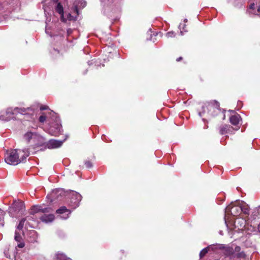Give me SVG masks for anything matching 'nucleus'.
<instances>
[{
    "label": "nucleus",
    "mask_w": 260,
    "mask_h": 260,
    "mask_svg": "<svg viewBox=\"0 0 260 260\" xmlns=\"http://www.w3.org/2000/svg\"><path fill=\"white\" fill-rule=\"evenodd\" d=\"M234 256V257L236 256L238 258H244L245 257V254L244 253V252L242 251L240 252H238V253L235 254V255Z\"/></svg>",
    "instance_id": "25"
},
{
    "label": "nucleus",
    "mask_w": 260,
    "mask_h": 260,
    "mask_svg": "<svg viewBox=\"0 0 260 260\" xmlns=\"http://www.w3.org/2000/svg\"><path fill=\"white\" fill-rule=\"evenodd\" d=\"M258 231L260 232V223L259 224V225L258 226Z\"/></svg>",
    "instance_id": "38"
},
{
    "label": "nucleus",
    "mask_w": 260,
    "mask_h": 260,
    "mask_svg": "<svg viewBox=\"0 0 260 260\" xmlns=\"http://www.w3.org/2000/svg\"><path fill=\"white\" fill-rule=\"evenodd\" d=\"M68 257L62 253H57L55 254L56 260H67Z\"/></svg>",
    "instance_id": "20"
},
{
    "label": "nucleus",
    "mask_w": 260,
    "mask_h": 260,
    "mask_svg": "<svg viewBox=\"0 0 260 260\" xmlns=\"http://www.w3.org/2000/svg\"><path fill=\"white\" fill-rule=\"evenodd\" d=\"M15 108H8L6 111V115L12 118H15V116L18 115L17 111L14 112Z\"/></svg>",
    "instance_id": "16"
},
{
    "label": "nucleus",
    "mask_w": 260,
    "mask_h": 260,
    "mask_svg": "<svg viewBox=\"0 0 260 260\" xmlns=\"http://www.w3.org/2000/svg\"><path fill=\"white\" fill-rule=\"evenodd\" d=\"M185 26V25L184 24H180L179 25V29H180V33L181 34V35H183V31L182 30H184V27Z\"/></svg>",
    "instance_id": "29"
},
{
    "label": "nucleus",
    "mask_w": 260,
    "mask_h": 260,
    "mask_svg": "<svg viewBox=\"0 0 260 260\" xmlns=\"http://www.w3.org/2000/svg\"><path fill=\"white\" fill-rule=\"evenodd\" d=\"M47 117L44 113H42V115L39 118V121L40 123H44L46 120Z\"/></svg>",
    "instance_id": "23"
},
{
    "label": "nucleus",
    "mask_w": 260,
    "mask_h": 260,
    "mask_svg": "<svg viewBox=\"0 0 260 260\" xmlns=\"http://www.w3.org/2000/svg\"><path fill=\"white\" fill-rule=\"evenodd\" d=\"M210 250L209 249H208V246L203 249L200 253V258H202L203 256H204Z\"/></svg>",
    "instance_id": "22"
},
{
    "label": "nucleus",
    "mask_w": 260,
    "mask_h": 260,
    "mask_svg": "<svg viewBox=\"0 0 260 260\" xmlns=\"http://www.w3.org/2000/svg\"><path fill=\"white\" fill-rule=\"evenodd\" d=\"M50 213H46L41 216L40 218V220L44 222L48 223L52 222L55 218L54 215Z\"/></svg>",
    "instance_id": "7"
},
{
    "label": "nucleus",
    "mask_w": 260,
    "mask_h": 260,
    "mask_svg": "<svg viewBox=\"0 0 260 260\" xmlns=\"http://www.w3.org/2000/svg\"><path fill=\"white\" fill-rule=\"evenodd\" d=\"M61 128V125L56 123L54 125L50 126L49 129V134L53 136H58L60 134Z\"/></svg>",
    "instance_id": "6"
},
{
    "label": "nucleus",
    "mask_w": 260,
    "mask_h": 260,
    "mask_svg": "<svg viewBox=\"0 0 260 260\" xmlns=\"http://www.w3.org/2000/svg\"><path fill=\"white\" fill-rule=\"evenodd\" d=\"M26 221V218H22L20 221L19 222V223L17 226V228L19 229V230H22L23 228V226H24V222L25 221Z\"/></svg>",
    "instance_id": "24"
},
{
    "label": "nucleus",
    "mask_w": 260,
    "mask_h": 260,
    "mask_svg": "<svg viewBox=\"0 0 260 260\" xmlns=\"http://www.w3.org/2000/svg\"><path fill=\"white\" fill-rule=\"evenodd\" d=\"M182 59V57H178V58H177L176 59V61H179L181 60Z\"/></svg>",
    "instance_id": "36"
},
{
    "label": "nucleus",
    "mask_w": 260,
    "mask_h": 260,
    "mask_svg": "<svg viewBox=\"0 0 260 260\" xmlns=\"http://www.w3.org/2000/svg\"><path fill=\"white\" fill-rule=\"evenodd\" d=\"M48 108V107L47 106H42L40 107V109L42 111V110H47Z\"/></svg>",
    "instance_id": "33"
},
{
    "label": "nucleus",
    "mask_w": 260,
    "mask_h": 260,
    "mask_svg": "<svg viewBox=\"0 0 260 260\" xmlns=\"http://www.w3.org/2000/svg\"><path fill=\"white\" fill-rule=\"evenodd\" d=\"M239 128V127L238 128H236V130H238Z\"/></svg>",
    "instance_id": "41"
},
{
    "label": "nucleus",
    "mask_w": 260,
    "mask_h": 260,
    "mask_svg": "<svg viewBox=\"0 0 260 260\" xmlns=\"http://www.w3.org/2000/svg\"><path fill=\"white\" fill-rule=\"evenodd\" d=\"M58 1V0H53V2L54 3H57Z\"/></svg>",
    "instance_id": "39"
},
{
    "label": "nucleus",
    "mask_w": 260,
    "mask_h": 260,
    "mask_svg": "<svg viewBox=\"0 0 260 260\" xmlns=\"http://www.w3.org/2000/svg\"><path fill=\"white\" fill-rule=\"evenodd\" d=\"M221 250H223L224 254L226 256H230L231 257L234 256V251L233 248L224 246V248H222Z\"/></svg>",
    "instance_id": "11"
},
{
    "label": "nucleus",
    "mask_w": 260,
    "mask_h": 260,
    "mask_svg": "<svg viewBox=\"0 0 260 260\" xmlns=\"http://www.w3.org/2000/svg\"><path fill=\"white\" fill-rule=\"evenodd\" d=\"M24 243L23 242H20L18 245L17 247L19 248H23L24 247Z\"/></svg>",
    "instance_id": "32"
},
{
    "label": "nucleus",
    "mask_w": 260,
    "mask_h": 260,
    "mask_svg": "<svg viewBox=\"0 0 260 260\" xmlns=\"http://www.w3.org/2000/svg\"><path fill=\"white\" fill-rule=\"evenodd\" d=\"M67 260H72V259H71L70 258L68 257Z\"/></svg>",
    "instance_id": "40"
},
{
    "label": "nucleus",
    "mask_w": 260,
    "mask_h": 260,
    "mask_svg": "<svg viewBox=\"0 0 260 260\" xmlns=\"http://www.w3.org/2000/svg\"><path fill=\"white\" fill-rule=\"evenodd\" d=\"M74 11L75 13H76V14L78 15L79 13V10H78V8L77 6L75 7L74 8Z\"/></svg>",
    "instance_id": "34"
},
{
    "label": "nucleus",
    "mask_w": 260,
    "mask_h": 260,
    "mask_svg": "<svg viewBox=\"0 0 260 260\" xmlns=\"http://www.w3.org/2000/svg\"><path fill=\"white\" fill-rule=\"evenodd\" d=\"M230 126L226 125L221 127L220 128V133L221 135H223L228 133L230 131Z\"/></svg>",
    "instance_id": "21"
},
{
    "label": "nucleus",
    "mask_w": 260,
    "mask_h": 260,
    "mask_svg": "<svg viewBox=\"0 0 260 260\" xmlns=\"http://www.w3.org/2000/svg\"><path fill=\"white\" fill-rule=\"evenodd\" d=\"M41 139L35 138L34 140H36L37 142L34 146H31L30 149L32 148L35 150L36 148L44 146L45 145L44 139L42 136H41Z\"/></svg>",
    "instance_id": "12"
},
{
    "label": "nucleus",
    "mask_w": 260,
    "mask_h": 260,
    "mask_svg": "<svg viewBox=\"0 0 260 260\" xmlns=\"http://www.w3.org/2000/svg\"><path fill=\"white\" fill-rule=\"evenodd\" d=\"M29 155V151L28 149H15L8 152L5 161L8 164L17 165L23 161Z\"/></svg>",
    "instance_id": "1"
},
{
    "label": "nucleus",
    "mask_w": 260,
    "mask_h": 260,
    "mask_svg": "<svg viewBox=\"0 0 260 260\" xmlns=\"http://www.w3.org/2000/svg\"><path fill=\"white\" fill-rule=\"evenodd\" d=\"M30 109L29 108H27V109H25V108H15V110H14V112H16V111H17V113L18 114L19 113V114H22V115H25L26 114L28 113V111H30Z\"/></svg>",
    "instance_id": "17"
},
{
    "label": "nucleus",
    "mask_w": 260,
    "mask_h": 260,
    "mask_svg": "<svg viewBox=\"0 0 260 260\" xmlns=\"http://www.w3.org/2000/svg\"><path fill=\"white\" fill-rule=\"evenodd\" d=\"M54 50L55 51L57 52L58 54H59V53H60V51H59V50H57V49H55V48H54Z\"/></svg>",
    "instance_id": "37"
},
{
    "label": "nucleus",
    "mask_w": 260,
    "mask_h": 260,
    "mask_svg": "<svg viewBox=\"0 0 260 260\" xmlns=\"http://www.w3.org/2000/svg\"><path fill=\"white\" fill-rule=\"evenodd\" d=\"M224 248V245L222 244H212L208 246V249L210 251H213L214 252H217L218 250H221Z\"/></svg>",
    "instance_id": "14"
},
{
    "label": "nucleus",
    "mask_w": 260,
    "mask_h": 260,
    "mask_svg": "<svg viewBox=\"0 0 260 260\" xmlns=\"http://www.w3.org/2000/svg\"><path fill=\"white\" fill-rule=\"evenodd\" d=\"M242 211L241 205H230L225 208V212L230 213L231 215L237 216L241 214Z\"/></svg>",
    "instance_id": "4"
},
{
    "label": "nucleus",
    "mask_w": 260,
    "mask_h": 260,
    "mask_svg": "<svg viewBox=\"0 0 260 260\" xmlns=\"http://www.w3.org/2000/svg\"><path fill=\"white\" fill-rule=\"evenodd\" d=\"M249 9L252 10V13L260 16V1L257 3H253L249 6Z\"/></svg>",
    "instance_id": "10"
},
{
    "label": "nucleus",
    "mask_w": 260,
    "mask_h": 260,
    "mask_svg": "<svg viewBox=\"0 0 260 260\" xmlns=\"http://www.w3.org/2000/svg\"><path fill=\"white\" fill-rule=\"evenodd\" d=\"M240 247L239 246H236L235 248V250L236 252H239L240 250Z\"/></svg>",
    "instance_id": "35"
},
{
    "label": "nucleus",
    "mask_w": 260,
    "mask_h": 260,
    "mask_svg": "<svg viewBox=\"0 0 260 260\" xmlns=\"http://www.w3.org/2000/svg\"><path fill=\"white\" fill-rule=\"evenodd\" d=\"M166 37L168 38L175 37L174 32L173 31L168 32L166 34Z\"/></svg>",
    "instance_id": "30"
},
{
    "label": "nucleus",
    "mask_w": 260,
    "mask_h": 260,
    "mask_svg": "<svg viewBox=\"0 0 260 260\" xmlns=\"http://www.w3.org/2000/svg\"><path fill=\"white\" fill-rule=\"evenodd\" d=\"M14 208L15 211L23 212L25 210V205L23 202H16L14 205Z\"/></svg>",
    "instance_id": "13"
},
{
    "label": "nucleus",
    "mask_w": 260,
    "mask_h": 260,
    "mask_svg": "<svg viewBox=\"0 0 260 260\" xmlns=\"http://www.w3.org/2000/svg\"><path fill=\"white\" fill-rule=\"evenodd\" d=\"M242 211L244 214H248L249 213V209L247 206H242Z\"/></svg>",
    "instance_id": "28"
},
{
    "label": "nucleus",
    "mask_w": 260,
    "mask_h": 260,
    "mask_svg": "<svg viewBox=\"0 0 260 260\" xmlns=\"http://www.w3.org/2000/svg\"><path fill=\"white\" fill-rule=\"evenodd\" d=\"M55 11L61 16L63 15V9L60 3H58L55 8Z\"/></svg>",
    "instance_id": "19"
},
{
    "label": "nucleus",
    "mask_w": 260,
    "mask_h": 260,
    "mask_svg": "<svg viewBox=\"0 0 260 260\" xmlns=\"http://www.w3.org/2000/svg\"><path fill=\"white\" fill-rule=\"evenodd\" d=\"M202 112H199V115L201 117L207 111L208 113L212 116H216L220 111L219 103L215 100L211 101L205 103V105L202 106Z\"/></svg>",
    "instance_id": "2"
},
{
    "label": "nucleus",
    "mask_w": 260,
    "mask_h": 260,
    "mask_svg": "<svg viewBox=\"0 0 260 260\" xmlns=\"http://www.w3.org/2000/svg\"><path fill=\"white\" fill-rule=\"evenodd\" d=\"M152 33H153L152 34H151V35H151L150 40H151V41H152L153 42H155V41H154V40L153 39V36H154V37H156V36H157L158 35V34L156 33V32H153Z\"/></svg>",
    "instance_id": "31"
},
{
    "label": "nucleus",
    "mask_w": 260,
    "mask_h": 260,
    "mask_svg": "<svg viewBox=\"0 0 260 260\" xmlns=\"http://www.w3.org/2000/svg\"><path fill=\"white\" fill-rule=\"evenodd\" d=\"M21 239L20 235L16 232L15 233V240L17 242H20Z\"/></svg>",
    "instance_id": "26"
},
{
    "label": "nucleus",
    "mask_w": 260,
    "mask_h": 260,
    "mask_svg": "<svg viewBox=\"0 0 260 260\" xmlns=\"http://www.w3.org/2000/svg\"><path fill=\"white\" fill-rule=\"evenodd\" d=\"M53 210L51 207L42 208L41 205H34L31 207L29 213L31 215H34L38 212H42L43 213L52 212Z\"/></svg>",
    "instance_id": "3"
},
{
    "label": "nucleus",
    "mask_w": 260,
    "mask_h": 260,
    "mask_svg": "<svg viewBox=\"0 0 260 260\" xmlns=\"http://www.w3.org/2000/svg\"><path fill=\"white\" fill-rule=\"evenodd\" d=\"M81 200V196L80 194L76 192L73 193L70 198V201L69 203V205L72 209H75L79 206Z\"/></svg>",
    "instance_id": "5"
},
{
    "label": "nucleus",
    "mask_w": 260,
    "mask_h": 260,
    "mask_svg": "<svg viewBox=\"0 0 260 260\" xmlns=\"http://www.w3.org/2000/svg\"><path fill=\"white\" fill-rule=\"evenodd\" d=\"M71 212H72V211L71 210L67 209V207L65 206H61V207H60L59 209H58L56 211V213L57 214H59L64 213L65 212L71 213Z\"/></svg>",
    "instance_id": "18"
},
{
    "label": "nucleus",
    "mask_w": 260,
    "mask_h": 260,
    "mask_svg": "<svg viewBox=\"0 0 260 260\" xmlns=\"http://www.w3.org/2000/svg\"><path fill=\"white\" fill-rule=\"evenodd\" d=\"M240 116L238 114L234 115L230 117V122L234 125H237L239 124V121H240Z\"/></svg>",
    "instance_id": "15"
},
{
    "label": "nucleus",
    "mask_w": 260,
    "mask_h": 260,
    "mask_svg": "<svg viewBox=\"0 0 260 260\" xmlns=\"http://www.w3.org/2000/svg\"><path fill=\"white\" fill-rule=\"evenodd\" d=\"M62 142L60 141L50 140L46 144V147L49 149L57 148L61 146Z\"/></svg>",
    "instance_id": "8"
},
{
    "label": "nucleus",
    "mask_w": 260,
    "mask_h": 260,
    "mask_svg": "<svg viewBox=\"0 0 260 260\" xmlns=\"http://www.w3.org/2000/svg\"><path fill=\"white\" fill-rule=\"evenodd\" d=\"M24 138L28 142H29L31 139L35 140V138L42 139L41 135L36 133H32L31 132H28L25 134L24 135Z\"/></svg>",
    "instance_id": "9"
},
{
    "label": "nucleus",
    "mask_w": 260,
    "mask_h": 260,
    "mask_svg": "<svg viewBox=\"0 0 260 260\" xmlns=\"http://www.w3.org/2000/svg\"><path fill=\"white\" fill-rule=\"evenodd\" d=\"M85 165L86 168H91L92 167V163L89 160L85 162Z\"/></svg>",
    "instance_id": "27"
}]
</instances>
